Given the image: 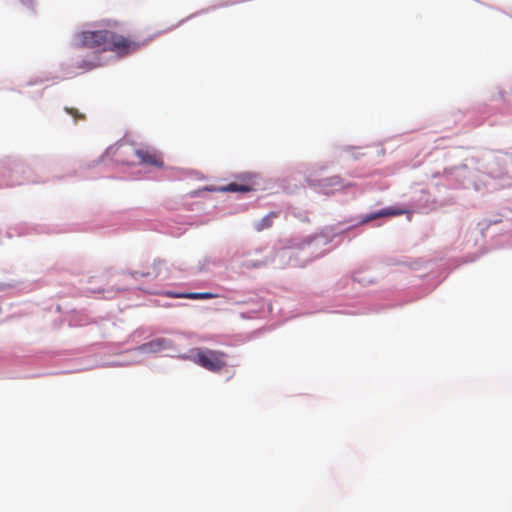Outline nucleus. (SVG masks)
<instances>
[{"label":"nucleus","mask_w":512,"mask_h":512,"mask_svg":"<svg viewBox=\"0 0 512 512\" xmlns=\"http://www.w3.org/2000/svg\"><path fill=\"white\" fill-rule=\"evenodd\" d=\"M162 263V261L158 260V261H155L152 265V271H147V272H143V273H139V272H135L133 273V275L136 277L137 275L141 276V277H157L160 273L159 271V266L160 264Z\"/></svg>","instance_id":"9b49d317"},{"label":"nucleus","mask_w":512,"mask_h":512,"mask_svg":"<svg viewBox=\"0 0 512 512\" xmlns=\"http://www.w3.org/2000/svg\"><path fill=\"white\" fill-rule=\"evenodd\" d=\"M98 66H100L99 56L98 55H94L92 60H87V59L81 60L78 63L77 68L81 69L82 71H90V70H92L94 68H97Z\"/></svg>","instance_id":"1a4fd4ad"},{"label":"nucleus","mask_w":512,"mask_h":512,"mask_svg":"<svg viewBox=\"0 0 512 512\" xmlns=\"http://www.w3.org/2000/svg\"><path fill=\"white\" fill-rule=\"evenodd\" d=\"M219 191L222 192H249L251 191V187L249 185L238 184V183H230L226 186L220 187Z\"/></svg>","instance_id":"9d476101"},{"label":"nucleus","mask_w":512,"mask_h":512,"mask_svg":"<svg viewBox=\"0 0 512 512\" xmlns=\"http://www.w3.org/2000/svg\"><path fill=\"white\" fill-rule=\"evenodd\" d=\"M65 111L71 115L75 121L79 120H85V115L83 113H80L76 108H69L66 107Z\"/></svg>","instance_id":"f8f14e48"},{"label":"nucleus","mask_w":512,"mask_h":512,"mask_svg":"<svg viewBox=\"0 0 512 512\" xmlns=\"http://www.w3.org/2000/svg\"><path fill=\"white\" fill-rule=\"evenodd\" d=\"M22 3L24 4H29L31 3L33 0H20Z\"/></svg>","instance_id":"ddd939ff"},{"label":"nucleus","mask_w":512,"mask_h":512,"mask_svg":"<svg viewBox=\"0 0 512 512\" xmlns=\"http://www.w3.org/2000/svg\"><path fill=\"white\" fill-rule=\"evenodd\" d=\"M404 212L405 211L401 210V209L388 207V208H384L378 212L367 215L364 218L363 222H369V221H372L374 219L381 218V217L397 216V215L403 214Z\"/></svg>","instance_id":"39448f33"},{"label":"nucleus","mask_w":512,"mask_h":512,"mask_svg":"<svg viewBox=\"0 0 512 512\" xmlns=\"http://www.w3.org/2000/svg\"><path fill=\"white\" fill-rule=\"evenodd\" d=\"M135 154L139 158L140 162L143 164H147V165H151V166H155V167L163 166L162 159L153 150L137 149V150H135Z\"/></svg>","instance_id":"20e7f679"},{"label":"nucleus","mask_w":512,"mask_h":512,"mask_svg":"<svg viewBox=\"0 0 512 512\" xmlns=\"http://www.w3.org/2000/svg\"><path fill=\"white\" fill-rule=\"evenodd\" d=\"M322 190L328 194L332 191V188H337L342 186V181L340 177L333 176L330 178L323 179L320 184Z\"/></svg>","instance_id":"0eeeda50"},{"label":"nucleus","mask_w":512,"mask_h":512,"mask_svg":"<svg viewBox=\"0 0 512 512\" xmlns=\"http://www.w3.org/2000/svg\"><path fill=\"white\" fill-rule=\"evenodd\" d=\"M169 297L173 298H186V299H193V300H204V299H212L215 298L217 295L210 293V292H192V293H168Z\"/></svg>","instance_id":"423d86ee"},{"label":"nucleus","mask_w":512,"mask_h":512,"mask_svg":"<svg viewBox=\"0 0 512 512\" xmlns=\"http://www.w3.org/2000/svg\"><path fill=\"white\" fill-rule=\"evenodd\" d=\"M275 217H277V214L274 212L264 216L262 219L254 223V228L257 231H262L264 229L270 228Z\"/></svg>","instance_id":"6e6552de"},{"label":"nucleus","mask_w":512,"mask_h":512,"mask_svg":"<svg viewBox=\"0 0 512 512\" xmlns=\"http://www.w3.org/2000/svg\"><path fill=\"white\" fill-rule=\"evenodd\" d=\"M172 347V342L166 338H156L152 341L146 342L139 346L137 350L141 353H159L164 350L170 349Z\"/></svg>","instance_id":"7ed1b4c3"},{"label":"nucleus","mask_w":512,"mask_h":512,"mask_svg":"<svg viewBox=\"0 0 512 512\" xmlns=\"http://www.w3.org/2000/svg\"><path fill=\"white\" fill-rule=\"evenodd\" d=\"M189 359L211 372H219L227 366V355L224 352L207 348L195 349L191 352Z\"/></svg>","instance_id":"f03ea898"},{"label":"nucleus","mask_w":512,"mask_h":512,"mask_svg":"<svg viewBox=\"0 0 512 512\" xmlns=\"http://www.w3.org/2000/svg\"><path fill=\"white\" fill-rule=\"evenodd\" d=\"M75 45L87 48H100L123 57L137 51L139 43L129 37L110 30L82 31L75 35Z\"/></svg>","instance_id":"f257e3e1"}]
</instances>
